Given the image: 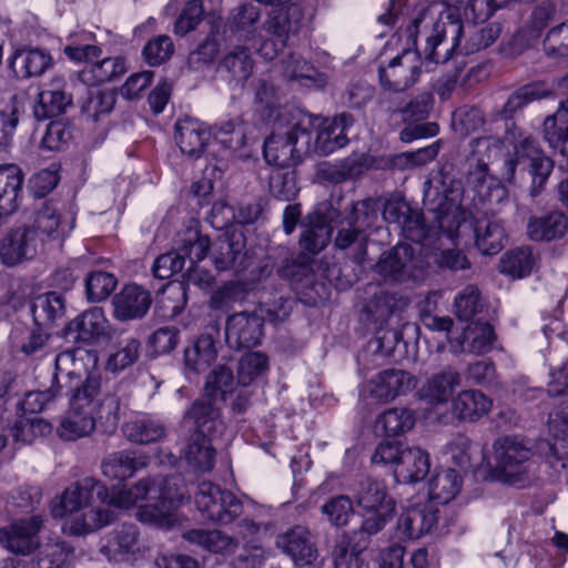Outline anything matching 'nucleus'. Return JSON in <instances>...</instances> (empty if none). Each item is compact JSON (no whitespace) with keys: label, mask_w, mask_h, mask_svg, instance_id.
<instances>
[{"label":"nucleus","mask_w":568,"mask_h":568,"mask_svg":"<svg viewBox=\"0 0 568 568\" xmlns=\"http://www.w3.org/2000/svg\"><path fill=\"white\" fill-rule=\"evenodd\" d=\"M181 479L170 476L159 479H141L133 487L118 489L115 484L108 488V497L101 503L106 507L129 509L139 505L138 517L144 523L169 524L174 511L190 500Z\"/></svg>","instance_id":"f257e3e1"},{"label":"nucleus","mask_w":568,"mask_h":568,"mask_svg":"<svg viewBox=\"0 0 568 568\" xmlns=\"http://www.w3.org/2000/svg\"><path fill=\"white\" fill-rule=\"evenodd\" d=\"M181 479L170 476L159 479H141L133 487L118 489L115 484L108 488V497L101 503L106 507L129 509L139 505L138 517L144 523L169 524L174 511L190 500Z\"/></svg>","instance_id":"f03ea898"},{"label":"nucleus","mask_w":568,"mask_h":568,"mask_svg":"<svg viewBox=\"0 0 568 568\" xmlns=\"http://www.w3.org/2000/svg\"><path fill=\"white\" fill-rule=\"evenodd\" d=\"M448 7L437 16L430 8L414 13L403 33L410 49H417V39H425L422 49L425 59L434 63L447 62L457 51L464 33V23L456 6L463 0H446Z\"/></svg>","instance_id":"7ed1b4c3"},{"label":"nucleus","mask_w":568,"mask_h":568,"mask_svg":"<svg viewBox=\"0 0 568 568\" xmlns=\"http://www.w3.org/2000/svg\"><path fill=\"white\" fill-rule=\"evenodd\" d=\"M312 124L311 115H305L285 131L273 132L264 142L265 161L277 168L297 165L304 154L312 152Z\"/></svg>","instance_id":"20e7f679"},{"label":"nucleus","mask_w":568,"mask_h":568,"mask_svg":"<svg viewBox=\"0 0 568 568\" xmlns=\"http://www.w3.org/2000/svg\"><path fill=\"white\" fill-rule=\"evenodd\" d=\"M393 473L395 480L405 485L419 483L430 473L427 486L432 503L448 504L462 488L460 476L450 467L436 466L432 470L430 464H395Z\"/></svg>","instance_id":"39448f33"},{"label":"nucleus","mask_w":568,"mask_h":568,"mask_svg":"<svg viewBox=\"0 0 568 568\" xmlns=\"http://www.w3.org/2000/svg\"><path fill=\"white\" fill-rule=\"evenodd\" d=\"M178 247L160 255L153 264L152 272L156 278L168 280L182 272L190 264L192 267L204 260L210 250V239L195 227H187L179 235Z\"/></svg>","instance_id":"423d86ee"},{"label":"nucleus","mask_w":568,"mask_h":568,"mask_svg":"<svg viewBox=\"0 0 568 568\" xmlns=\"http://www.w3.org/2000/svg\"><path fill=\"white\" fill-rule=\"evenodd\" d=\"M194 503L203 519L220 525L233 523L243 511L240 498L207 480L197 485Z\"/></svg>","instance_id":"0eeeda50"},{"label":"nucleus","mask_w":568,"mask_h":568,"mask_svg":"<svg viewBox=\"0 0 568 568\" xmlns=\"http://www.w3.org/2000/svg\"><path fill=\"white\" fill-rule=\"evenodd\" d=\"M425 266L424 258L415 253L410 244L399 243L379 256L375 271L386 282L404 283L422 278Z\"/></svg>","instance_id":"6e6552de"},{"label":"nucleus","mask_w":568,"mask_h":568,"mask_svg":"<svg viewBox=\"0 0 568 568\" xmlns=\"http://www.w3.org/2000/svg\"><path fill=\"white\" fill-rule=\"evenodd\" d=\"M418 50L404 49L387 65L378 68L379 84L384 90L402 92L414 85L422 72Z\"/></svg>","instance_id":"1a4fd4ad"},{"label":"nucleus","mask_w":568,"mask_h":568,"mask_svg":"<svg viewBox=\"0 0 568 568\" xmlns=\"http://www.w3.org/2000/svg\"><path fill=\"white\" fill-rule=\"evenodd\" d=\"M181 426L190 433L205 434L213 437H222L226 432L221 407L207 396H201L193 400L184 410Z\"/></svg>","instance_id":"9d476101"},{"label":"nucleus","mask_w":568,"mask_h":568,"mask_svg":"<svg viewBox=\"0 0 568 568\" xmlns=\"http://www.w3.org/2000/svg\"><path fill=\"white\" fill-rule=\"evenodd\" d=\"M42 527L40 515L14 520L0 528V545L12 554L29 556L40 546L38 534Z\"/></svg>","instance_id":"9b49d317"},{"label":"nucleus","mask_w":568,"mask_h":568,"mask_svg":"<svg viewBox=\"0 0 568 568\" xmlns=\"http://www.w3.org/2000/svg\"><path fill=\"white\" fill-rule=\"evenodd\" d=\"M311 118L313 124L310 126V131L312 132V128H316L312 151L327 155L346 145L348 142L346 131L354 124L352 114L343 112L333 119Z\"/></svg>","instance_id":"f8f14e48"},{"label":"nucleus","mask_w":568,"mask_h":568,"mask_svg":"<svg viewBox=\"0 0 568 568\" xmlns=\"http://www.w3.org/2000/svg\"><path fill=\"white\" fill-rule=\"evenodd\" d=\"M263 316L256 312H240L227 317L225 337L230 346L251 348L263 337Z\"/></svg>","instance_id":"ddd939ff"},{"label":"nucleus","mask_w":568,"mask_h":568,"mask_svg":"<svg viewBox=\"0 0 568 568\" xmlns=\"http://www.w3.org/2000/svg\"><path fill=\"white\" fill-rule=\"evenodd\" d=\"M416 378L410 373L388 368L376 374L367 383V392L369 396L379 403H388L398 396H404L413 390L416 386Z\"/></svg>","instance_id":"4468645a"},{"label":"nucleus","mask_w":568,"mask_h":568,"mask_svg":"<svg viewBox=\"0 0 568 568\" xmlns=\"http://www.w3.org/2000/svg\"><path fill=\"white\" fill-rule=\"evenodd\" d=\"M31 227L38 233L41 241L62 242L73 229V220H69L62 212L58 201H45L36 211Z\"/></svg>","instance_id":"2eb2a0df"},{"label":"nucleus","mask_w":568,"mask_h":568,"mask_svg":"<svg viewBox=\"0 0 568 568\" xmlns=\"http://www.w3.org/2000/svg\"><path fill=\"white\" fill-rule=\"evenodd\" d=\"M43 244L38 233L31 226L21 225L11 230L8 234L1 246L0 254L3 263L13 266L24 260L33 258Z\"/></svg>","instance_id":"dca6fc26"},{"label":"nucleus","mask_w":568,"mask_h":568,"mask_svg":"<svg viewBox=\"0 0 568 568\" xmlns=\"http://www.w3.org/2000/svg\"><path fill=\"white\" fill-rule=\"evenodd\" d=\"M438 523V508L427 501L407 507L398 517L396 531L399 538L418 539Z\"/></svg>","instance_id":"f3484780"},{"label":"nucleus","mask_w":568,"mask_h":568,"mask_svg":"<svg viewBox=\"0 0 568 568\" xmlns=\"http://www.w3.org/2000/svg\"><path fill=\"white\" fill-rule=\"evenodd\" d=\"M140 532L135 525L123 524L104 538L101 547L109 561H131L140 552Z\"/></svg>","instance_id":"a211bd4d"},{"label":"nucleus","mask_w":568,"mask_h":568,"mask_svg":"<svg viewBox=\"0 0 568 568\" xmlns=\"http://www.w3.org/2000/svg\"><path fill=\"white\" fill-rule=\"evenodd\" d=\"M276 546L298 566L312 564L317 556L314 537L310 529L302 525L280 534L276 537Z\"/></svg>","instance_id":"6ab92c4d"},{"label":"nucleus","mask_w":568,"mask_h":568,"mask_svg":"<svg viewBox=\"0 0 568 568\" xmlns=\"http://www.w3.org/2000/svg\"><path fill=\"white\" fill-rule=\"evenodd\" d=\"M65 87L62 78H54L49 83V88L38 94L32 110L37 121L62 115L72 106V94Z\"/></svg>","instance_id":"aec40b11"},{"label":"nucleus","mask_w":568,"mask_h":568,"mask_svg":"<svg viewBox=\"0 0 568 568\" xmlns=\"http://www.w3.org/2000/svg\"><path fill=\"white\" fill-rule=\"evenodd\" d=\"M114 317L120 321L142 318L152 304L148 290L136 284H128L116 293L112 301Z\"/></svg>","instance_id":"412c9836"},{"label":"nucleus","mask_w":568,"mask_h":568,"mask_svg":"<svg viewBox=\"0 0 568 568\" xmlns=\"http://www.w3.org/2000/svg\"><path fill=\"white\" fill-rule=\"evenodd\" d=\"M93 494L100 501L104 500L108 497V487L93 478H85L82 483L68 487L61 496L60 505L52 509L53 516L63 517L68 513H77Z\"/></svg>","instance_id":"4be33fe9"},{"label":"nucleus","mask_w":568,"mask_h":568,"mask_svg":"<svg viewBox=\"0 0 568 568\" xmlns=\"http://www.w3.org/2000/svg\"><path fill=\"white\" fill-rule=\"evenodd\" d=\"M552 95V90L545 82L534 81L514 90L504 105L497 111V115L505 121H513L515 115L530 103Z\"/></svg>","instance_id":"5701e85b"},{"label":"nucleus","mask_w":568,"mask_h":568,"mask_svg":"<svg viewBox=\"0 0 568 568\" xmlns=\"http://www.w3.org/2000/svg\"><path fill=\"white\" fill-rule=\"evenodd\" d=\"M460 384V373L456 368L447 366L433 374L426 385L418 390V394L422 399L427 400L429 404L440 405L449 400Z\"/></svg>","instance_id":"b1692460"},{"label":"nucleus","mask_w":568,"mask_h":568,"mask_svg":"<svg viewBox=\"0 0 568 568\" xmlns=\"http://www.w3.org/2000/svg\"><path fill=\"white\" fill-rule=\"evenodd\" d=\"M53 65L50 52L40 48H23L17 50L10 61V67L17 77L28 79L42 75Z\"/></svg>","instance_id":"393cba45"},{"label":"nucleus","mask_w":568,"mask_h":568,"mask_svg":"<svg viewBox=\"0 0 568 568\" xmlns=\"http://www.w3.org/2000/svg\"><path fill=\"white\" fill-rule=\"evenodd\" d=\"M568 231V217L561 211H550L544 215H534L527 222V236L531 241H552L561 239Z\"/></svg>","instance_id":"a878e982"},{"label":"nucleus","mask_w":568,"mask_h":568,"mask_svg":"<svg viewBox=\"0 0 568 568\" xmlns=\"http://www.w3.org/2000/svg\"><path fill=\"white\" fill-rule=\"evenodd\" d=\"M254 60L248 48L236 45L224 54L219 63V72L230 84L242 85L252 74Z\"/></svg>","instance_id":"bb28decb"},{"label":"nucleus","mask_w":568,"mask_h":568,"mask_svg":"<svg viewBox=\"0 0 568 568\" xmlns=\"http://www.w3.org/2000/svg\"><path fill=\"white\" fill-rule=\"evenodd\" d=\"M496 341L494 327L489 323L468 325L452 346L455 352L485 354L491 351Z\"/></svg>","instance_id":"cd10ccee"},{"label":"nucleus","mask_w":568,"mask_h":568,"mask_svg":"<svg viewBox=\"0 0 568 568\" xmlns=\"http://www.w3.org/2000/svg\"><path fill=\"white\" fill-rule=\"evenodd\" d=\"M175 130L176 143L181 152L189 156H199L211 136L204 123L191 118L179 120Z\"/></svg>","instance_id":"c85d7f7f"},{"label":"nucleus","mask_w":568,"mask_h":568,"mask_svg":"<svg viewBox=\"0 0 568 568\" xmlns=\"http://www.w3.org/2000/svg\"><path fill=\"white\" fill-rule=\"evenodd\" d=\"M475 243L478 250L486 255L497 254L504 247L506 240L505 229L495 215H483L475 220Z\"/></svg>","instance_id":"c756f323"},{"label":"nucleus","mask_w":568,"mask_h":568,"mask_svg":"<svg viewBox=\"0 0 568 568\" xmlns=\"http://www.w3.org/2000/svg\"><path fill=\"white\" fill-rule=\"evenodd\" d=\"M407 302L402 297L386 291H379L367 302L363 310L364 321L381 329L386 325L393 314L399 311Z\"/></svg>","instance_id":"7c9ffc66"},{"label":"nucleus","mask_w":568,"mask_h":568,"mask_svg":"<svg viewBox=\"0 0 568 568\" xmlns=\"http://www.w3.org/2000/svg\"><path fill=\"white\" fill-rule=\"evenodd\" d=\"M74 354L75 351H65L55 356V368L54 371L50 372V386L45 387V385H43L44 389H38L26 394L20 405L23 414L40 413L44 408L47 403H49L50 400L54 399L58 395H60L61 386L59 384L57 369L61 362L72 359Z\"/></svg>","instance_id":"2f4dec72"},{"label":"nucleus","mask_w":568,"mask_h":568,"mask_svg":"<svg viewBox=\"0 0 568 568\" xmlns=\"http://www.w3.org/2000/svg\"><path fill=\"white\" fill-rule=\"evenodd\" d=\"M303 20V12L297 4L287 6L272 10L263 28L270 37L288 40L291 33L298 31Z\"/></svg>","instance_id":"473e14b6"},{"label":"nucleus","mask_w":568,"mask_h":568,"mask_svg":"<svg viewBox=\"0 0 568 568\" xmlns=\"http://www.w3.org/2000/svg\"><path fill=\"white\" fill-rule=\"evenodd\" d=\"M183 539L213 554L229 555L239 548V540L220 529H191Z\"/></svg>","instance_id":"72a5a7b5"},{"label":"nucleus","mask_w":568,"mask_h":568,"mask_svg":"<svg viewBox=\"0 0 568 568\" xmlns=\"http://www.w3.org/2000/svg\"><path fill=\"white\" fill-rule=\"evenodd\" d=\"M493 457L496 462H528L536 457V446L519 435L500 436L493 444Z\"/></svg>","instance_id":"f704fd0d"},{"label":"nucleus","mask_w":568,"mask_h":568,"mask_svg":"<svg viewBox=\"0 0 568 568\" xmlns=\"http://www.w3.org/2000/svg\"><path fill=\"white\" fill-rule=\"evenodd\" d=\"M23 173L14 164L0 166V220L18 209Z\"/></svg>","instance_id":"c9c22d12"},{"label":"nucleus","mask_w":568,"mask_h":568,"mask_svg":"<svg viewBox=\"0 0 568 568\" xmlns=\"http://www.w3.org/2000/svg\"><path fill=\"white\" fill-rule=\"evenodd\" d=\"M307 224L300 236V246L312 255L323 251L331 241L333 229L326 217L320 213H311Z\"/></svg>","instance_id":"e433bc0d"},{"label":"nucleus","mask_w":568,"mask_h":568,"mask_svg":"<svg viewBox=\"0 0 568 568\" xmlns=\"http://www.w3.org/2000/svg\"><path fill=\"white\" fill-rule=\"evenodd\" d=\"M542 134L550 148L568 158V99L552 115L545 119Z\"/></svg>","instance_id":"4c0bfd02"},{"label":"nucleus","mask_w":568,"mask_h":568,"mask_svg":"<svg viewBox=\"0 0 568 568\" xmlns=\"http://www.w3.org/2000/svg\"><path fill=\"white\" fill-rule=\"evenodd\" d=\"M493 402L484 393L474 389L460 392L453 400V413L460 420L475 422L488 414Z\"/></svg>","instance_id":"58836bf2"},{"label":"nucleus","mask_w":568,"mask_h":568,"mask_svg":"<svg viewBox=\"0 0 568 568\" xmlns=\"http://www.w3.org/2000/svg\"><path fill=\"white\" fill-rule=\"evenodd\" d=\"M356 504L365 510L395 509V500L387 495L385 485L372 478L362 479L354 490Z\"/></svg>","instance_id":"ea45409f"},{"label":"nucleus","mask_w":568,"mask_h":568,"mask_svg":"<svg viewBox=\"0 0 568 568\" xmlns=\"http://www.w3.org/2000/svg\"><path fill=\"white\" fill-rule=\"evenodd\" d=\"M70 332L77 333L75 339L90 343L106 334L108 321L99 307H93L69 323Z\"/></svg>","instance_id":"a19ab883"},{"label":"nucleus","mask_w":568,"mask_h":568,"mask_svg":"<svg viewBox=\"0 0 568 568\" xmlns=\"http://www.w3.org/2000/svg\"><path fill=\"white\" fill-rule=\"evenodd\" d=\"M126 71L124 58L110 57L87 65L81 72V79L89 85H99L122 77Z\"/></svg>","instance_id":"79ce46f5"},{"label":"nucleus","mask_w":568,"mask_h":568,"mask_svg":"<svg viewBox=\"0 0 568 568\" xmlns=\"http://www.w3.org/2000/svg\"><path fill=\"white\" fill-rule=\"evenodd\" d=\"M115 518V514L109 508H91L84 513L75 514L68 519L64 529L71 535H87L94 530H98Z\"/></svg>","instance_id":"37998d69"},{"label":"nucleus","mask_w":568,"mask_h":568,"mask_svg":"<svg viewBox=\"0 0 568 568\" xmlns=\"http://www.w3.org/2000/svg\"><path fill=\"white\" fill-rule=\"evenodd\" d=\"M217 351L211 335H201L196 342L184 349V365L189 372H205L216 359Z\"/></svg>","instance_id":"c03bdc74"},{"label":"nucleus","mask_w":568,"mask_h":568,"mask_svg":"<svg viewBox=\"0 0 568 568\" xmlns=\"http://www.w3.org/2000/svg\"><path fill=\"white\" fill-rule=\"evenodd\" d=\"M474 474L477 479L508 485L521 486L527 480V471L523 464H478Z\"/></svg>","instance_id":"a18cd8bd"},{"label":"nucleus","mask_w":568,"mask_h":568,"mask_svg":"<svg viewBox=\"0 0 568 568\" xmlns=\"http://www.w3.org/2000/svg\"><path fill=\"white\" fill-rule=\"evenodd\" d=\"M501 26L499 23H489L478 27L475 22L467 27L460 38V44L457 50L464 54L475 53L491 45L500 36Z\"/></svg>","instance_id":"49530a36"},{"label":"nucleus","mask_w":568,"mask_h":568,"mask_svg":"<svg viewBox=\"0 0 568 568\" xmlns=\"http://www.w3.org/2000/svg\"><path fill=\"white\" fill-rule=\"evenodd\" d=\"M31 311L37 325H51L64 315V296L57 292L40 294L33 298Z\"/></svg>","instance_id":"de8ad7c7"},{"label":"nucleus","mask_w":568,"mask_h":568,"mask_svg":"<svg viewBox=\"0 0 568 568\" xmlns=\"http://www.w3.org/2000/svg\"><path fill=\"white\" fill-rule=\"evenodd\" d=\"M97 424L94 412L89 409H73L70 406L68 416L61 422L58 429L61 438L74 440L90 435Z\"/></svg>","instance_id":"09e8293b"},{"label":"nucleus","mask_w":568,"mask_h":568,"mask_svg":"<svg viewBox=\"0 0 568 568\" xmlns=\"http://www.w3.org/2000/svg\"><path fill=\"white\" fill-rule=\"evenodd\" d=\"M557 19V7L552 1L546 0L536 6L526 24L518 34L527 42L537 41L542 31Z\"/></svg>","instance_id":"8fccbe9b"},{"label":"nucleus","mask_w":568,"mask_h":568,"mask_svg":"<svg viewBox=\"0 0 568 568\" xmlns=\"http://www.w3.org/2000/svg\"><path fill=\"white\" fill-rule=\"evenodd\" d=\"M386 104V111L390 115L399 114L404 121H419L428 116L434 97L430 92H422L405 104H398L394 99H388Z\"/></svg>","instance_id":"3c124183"},{"label":"nucleus","mask_w":568,"mask_h":568,"mask_svg":"<svg viewBox=\"0 0 568 568\" xmlns=\"http://www.w3.org/2000/svg\"><path fill=\"white\" fill-rule=\"evenodd\" d=\"M394 510L389 506L386 509L368 510L369 514L364 517L361 527L354 530L351 537L353 541L357 542V549L367 548L371 537L384 529L393 518Z\"/></svg>","instance_id":"603ef678"},{"label":"nucleus","mask_w":568,"mask_h":568,"mask_svg":"<svg viewBox=\"0 0 568 568\" xmlns=\"http://www.w3.org/2000/svg\"><path fill=\"white\" fill-rule=\"evenodd\" d=\"M213 437L205 434L190 433L184 446L181 448V458L185 462H213L216 457V448L213 446Z\"/></svg>","instance_id":"864d4df0"},{"label":"nucleus","mask_w":568,"mask_h":568,"mask_svg":"<svg viewBox=\"0 0 568 568\" xmlns=\"http://www.w3.org/2000/svg\"><path fill=\"white\" fill-rule=\"evenodd\" d=\"M102 376L89 373L85 379L74 389L70 404L73 409L97 410L95 400L101 394Z\"/></svg>","instance_id":"5fc2aeb1"},{"label":"nucleus","mask_w":568,"mask_h":568,"mask_svg":"<svg viewBox=\"0 0 568 568\" xmlns=\"http://www.w3.org/2000/svg\"><path fill=\"white\" fill-rule=\"evenodd\" d=\"M415 422V413L405 407L387 409L377 419L387 436H398L410 430Z\"/></svg>","instance_id":"6e6d98bb"},{"label":"nucleus","mask_w":568,"mask_h":568,"mask_svg":"<svg viewBox=\"0 0 568 568\" xmlns=\"http://www.w3.org/2000/svg\"><path fill=\"white\" fill-rule=\"evenodd\" d=\"M534 267V256L529 247H519L503 255L499 271L515 277H524L530 274Z\"/></svg>","instance_id":"4d7b16f0"},{"label":"nucleus","mask_w":568,"mask_h":568,"mask_svg":"<svg viewBox=\"0 0 568 568\" xmlns=\"http://www.w3.org/2000/svg\"><path fill=\"white\" fill-rule=\"evenodd\" d=\"M549 430L555 437V443L546 446L558 462L568 460V453L559 454V448L568 446V405H562L555 416L550 415Z\"/></svg>","instance_id":"13d9d810"},{"label":"nucleus","mask_w":568,"mask_h":568,"mask_svg":"<svg viewBox=\"0 0 568 568\" xmlns=\"http://www.w3.org/2000/svg\"><path fill=\"white\" fill-rule=\"evenodd\" d=\"M455 314L460 321H470L484 308V301L476 285H467L455 297Z\"/></svg>","instance_id":"bf43d9fd"},{"label":"nucleus","mask_w":568,"mask_h":568,"mask_svg":"<svg viewBox=\"0 0 568 568\" xmlns=\"http://www.w3.org/2000/svg\"><path fill=\"white\" fill-rule=\"evenodd\" d=\"M467 216V211L460 204L450 200L438 207L436 219L439 230L446 233L450 240H454Z\"/></svg>","instance_id":"052dcab7"},{"label":"nucleus","mask_w":568,"mask_h":568,"mask_svg":"<svg viewBox=\"0 0 568 568\" xmlns=\"http://www.w3.org/2000/svg\"><path fill=\"white\" fill-rule=\"evenodd\" d=\"M123 433L133 443L146 444L163 437L164 428L154 420L141 418L126 423Z\"/></svg>","instance_id":"680f3d73"},{"label":"nucleus","mask_w":568,"mask_h":568,"mask_svg":"<svg viewBox=\"0 0 568 568\" xmlns=\"http://www.w3.org/2000/svg\"><path fill=\"white\" fill-rule=\"evenodd\" d=\"M268 368V358L264 353L250 352L243 355L237 366V383L242 386L250 385L255 378L264 374Z\"/></svg>","instance_id":"e2e57ef3"},{"label":"nucleus","mask_w":568,"mask_h":568,"mask_svg":"<svg viewBox=\"0 0 568 568\" xmlns=\"http://www.w3.org/2000/svg\"><path fill=\"white\" fill-rule=\"evenodd\" d=\"M118 284L116 277L108 272L95 271L90 273L85 280V291L88 300L91 302H101L108 298Z\"/></svg>","instance_id":"0e129e2a"},{"label":"nucleus","mask_w":568,"mask_h":568,"mask_svg":"<svg viewBox=\"0 0 568 568\" xmlns=\"http://www.w3.org/2000/svg\"><path fill=\"white\" fill-rule=\"evenodd\" d=\"M23 112L24 104L17 95H11L8 103L0 109V144H7L12 138Z\"/></svg>","instance_id":"69168bd1"},{"label":"nucleus","mask_w":568,"mask_h":568,"mask_svg":"<svg viewBox=\"0 0 568 568\" xmlns=\"http://www.w3.org/2000/svg\"><path fill=\"white\" fill-rule=\"evenodd\" d=\"M470 155L468 156L469 166L474 163L477 165L488 166L493 158H496L503 150V142L494 136H481L471 140Z\"/></svg>","instance_id":"338daca9"},{"label":"nucleus","mask_w":568,"mask_h":568,"mask_svg":"<svg viewBox=\"0 0 568 568\" xmlns=\"http://www.w3.org/2000/svg\"><path fill=\"white\" fill-rule=\"evenodd\" d=\"M542 49L548 58L568 57V22H562L547 32Z\"/></svg>","instance_id":"774afa93"}]
</instances>
